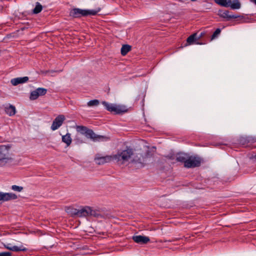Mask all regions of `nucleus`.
I'll list each match as a JSON object with an SVG mask.
<instances>
[{
    "label": "nucleus",
    "mask_w": 256,
    "mask_h": 256,
    "mask_svg": "<svg viewBox=\"0 0 256 256\" xmlns=\"http://www.w3.org/2000/svg\"><path fill=\"white\" fill-rule=\"evenodd\" d=\"M132 154V149L127 148L125 150L118 152L114 155L97 158L96 160L98 164H103L105 163L110 162L112 160H114L120 164H123L128 161Z\"/></svg>",
    "instance_id": "f257e3e1"
},
{
    "label": "nucleus",
    "mask_w": 256,
    "mask_h": 256,
    "mask_svg": "<svg viewBox=\"0 0 256 256\" xmlns=\"http://www.w3.org/2000/svg\"><path fill=\"white\" fill-rule=\"evenodd\" d=\"M76 130L78 132H80L88 138L92 139L93 141H106L108 138L105 136L96 134L92 130L88 129L85 126H77Z\"/></svg>",
    "instance_id": "f03ea898"
},
{
    "label": "nucleus",
    "mask_w": 256,
    "mask_h": 256,
    "mask_svg": "<svg viewBox=\"0 0 256 256\" xmlns=\"http://www.w3.org/2000/svg\"><path fill=\"white\" fill-rule=\"evenodd\" d=\"M100 10V8L96 10H86L78 8H74L70 11V16L74 18L85 16L88 15L95 16Z\"/></svg>",
    "instance_id": "7ed1b4c3"
},
{
    "label": "nucleus",
    "mask_w": 256,
    "mask_h": 256,
    "mask_svg": "<svg viewBox=\"0 0 256 256\" xmlns=\"http://www.w3.org/2000/svg\"><path fill=\"white\" fill-rule=\"evenodd\" d=\"M216 4L224 7H230L233 10L239 9L241 6L238 0H214Z\"/></svg>",
    "instance_id": "20e7f679"
},
{
    "label": "nucleus",
    "mask_w": 256,
    "mask_h": 256,
    "mask_svg": "<svg viewBox=\"0 0 256 256\" xmlns=\"http://www.w3.org/2000/svg\"><path fill=\"white\" fill-rule=\"evenodd\" d=\"M102 104L108 111L114 112L115 114H120L127 111L126 108L123 106L109 104L105 101L102 102Z\"/></svg>",
    "instance_id": "39448f33"
},
{
    "label": "nucleus",
    "mask_w": 256,
    "mask_h": 256,
    "mask_svg": "<svg viewBox=\"0 0 256 256\" xmlns=\"http://www.w3.org/2000/svg\"><path fill=\"white\" fill-rule=\"evenodd\" d=\"M202 162V158L198 156H188L185 167L186 168L198 167Z\"/></svg>",
    "instance_id": "423d86ee"
},
{
    "label": "nucleus",
    "mask_w": 256,
    "mask_h": 256,
    "mask_svg": "<svg viewBox=\"0 0 256 256\" xmlns=\"http://www.w3.org/2000/svg\"><path fill=\"white\" fill-rule=\"evenodd\" d=\"M12 158L10 156L7 151L4 152L0 148V166H4L6 164L12 162Z\"/></svg>",
    "instance_id": "0eeeda50"
},
{
    "label": "nucleus",
    "mask_w": 256,
    "mask_h": 256,
    "mask_svg": "<svg viewBox=\"0 0 256 256\" xmlns=\"http://www.w3.org/2000/svg\"><path fill=\"white\" fill-rule=\"evenodd\" d=\"M65 120V116L63 114H60L57 116L52 122L50 126L51 130L54 131L58 130L62 126Z\"/></svg>",
    "instance_id": "6e6552de"
},
{
    "label": "nucleus",
    "mask_w": 256,
    "mask_h": 256,
    "mask_svg": "<svg viewBox=\"0 0 256 256\" xmlns=\"http://www.w3.org/2000/svg\"><path fill=\"white\" fill-rule=\"evenodd\" d=\"M150 152L148 150L142 154H138L134 158L133 161L136 162L142 166H144L146 162V159L148 157Z\"/></svg>",
    "instance_id": "1a4fd4ad"
},
{
    "label": "nucleus",
    "mask_w": 256,
    "mask_h": 256,
    "mask_svg": "<svg viewBox=\"0 0 256 256\" xmlns=\"http://www.w3.org/2000/svg\"><path fill=\"white\" fill-rule=\"evenodd\" d=\"M132 239L135 242L139 244H146L150 241L148 236L140 235L134 236Z\"/></svg>",
    "instance_id": "9d476101"
},
{
    "label": "nucleus",
    "mask_w": 256,
    "mask_h": 256,
    "mask_svg": "<svg viewBox=\"0 0 256 256\" xmlns=\"http://www.w3.org/2000/svg\"><path fill=\"white\" fill-rule=\"evenodd\" d=\"M202 44L198 42V40L197 38V33H194L190 35V36H188L186 40V44L183 46L179 47L178 48H182V47L186 46L188 44Z\"/></svg>",
    "instance_id": "9b49d317"
},
{
    "label": "nucleus",
    "mask_w": 256,
    "mask_h": 256,
    "mask_svg": "<svg viewBox=\"0 0 256 256\" xmlns=\"http://www.w3.org/2000/svg\"><path fill=\"white\" fill-rule=\"evenodd\" d=\"M17 198V196L14 194L0 192V200L8 201L12 200H16Z\"/></svg>",
    "instance_id": "f8f14e48"
},
{
    "label": "nucleus",
    "mask_w": 256,
    "mask_h": 256,
    "mask_svg": "<svg viewBox=\"0 0 256 256\" xmlns=\"http://www.w3.org/2000/svg\"><path fill=\"white\" fill-rule=\"evenodd\" d=\"M4 246L8 250L16 252H26L28 250V249L24 247L23 246H12L10 244H4Z\"/></svg>",
    "instance_id": "ddd939ff"
},
{
    "label": "nucleus",
    "mask_w": 256,
    "mask_h": 256,
    "mask_svg": "<svg viewBox=\"0 0 256 256\" xmlns=\"http://www.w3.org/2000/svg\"><path fill=\"white\" fill-rule=\"evenodd\" d=\"M256 142V137L244 136L242 137L240 139V142L244 146H248L249 144H252Z\"/></svg>",
    "instance_id": "4468645a"
},
{
    "label": "nucleus",
    "mask_w": 256,
    "mask_h": 256,
    "mask_svg": "<svg viewBox=\"0 0 256 256\" xmlns=\"http://www.w3.org/2000/svg\"><path fill=\"white\" fill-rule=\"evenodd\" d=\"M90 210V206H81L78 208V217H88L89 216V210Z\"/></svg>",
    "instance_id": "2eb2a0df"
},
{
    "label": "nucleus",
    "mask_w": 256,
    "mask_h": 256,
    "mask_svg": "<svg viewBox=\"0 0 256 256\" xmlns=\"http://www.w3.org/2000/svg\"><path fill=\"white\" fill-rule=\"evenodd\" d=\"M28 80V76L20 77L12 79L10 82L13 86H17L18 84L26 82Z\"/></svg>",
    "instance_id": "dca6fc26"
},
{
    "label": "nucleus",
    "mask_w": 256,
    "mask_h": 256,
    "mask_svg": "<svg viewBox=\"0 0 256 256\" xmlns=\"http://www.w3.org/2000/svg\"><path fill=\"white\" fill-rule=\"evenodd\" d=\"M218 15L220 16L223 18H227L228 20H230V18H238V16H236L234 15H230L229 12L228 10H220L218 12Z\"/></svg>",
    "instance_id": "f3484780"
},
{
    "label": "nucleus",
    "mask_w": 256,
    "mask_h": 256,
    "mask_svg": "<svg viewBox=\"0 0 256 256\" xmlns=\"http://www.w3.org/2000/svg\"><path fill=\"white\" fill-rule=\"evenodd\" d=\"M5 112L10 116H12L16 114V110L14 106L9 105L5 107Z\"/></svg>",
    "instance_id": "a211bd4d"
},
{
    "label": "nucleus",
    "mask_w": 256,
    "mask_h": 256,
    "mask_svg": "<svg viewBox=\"0 0 256 256\" xmlns=\"http://www.w3.org/2000/svg\"><path fill=\"white\" fill-rule=\"evenodd\" d=\"M89 216H93L96 218H102V215L99 212V211L97 210L93 209L92 207H90L89 210Z\"/></svg>",
    "instance_id": "6ab92c4d"
},
{
    "label": "nucleus",
    "mask_w": 256,
    "mask_h": 256,
    "mask_svg": "<svg viewBox=\"0 0 256 256\" xmlns=\"http://www.w3.org/2000/svg\"><path fill=\"white\" fill-rule=\"evenodd\" d=\"M188 156L184 154H181L178 155L176 158L177 162H181L184 164V166H186V162L188 158Z\"/></svg>",
    "instance_id": "aec40b11"
},
{
    "label": "nucleus",
    "mask_w": 256,
    "mask_h": 256,
    "mask_svg": "<svg viewBox=\"0 0 256 256\" xmlns=\"http://www.w3.org/2000/svg\"><path fill=\"white\" fill-rule=\"evenodd\" d=\"M62 142L66 144L67 146H69L72 142V140L70 133H67L66 135L62 136Z\"/></svg>",
    "instance_id": "412c9836"
},
{
    "label": "nucleus",
    "mask_w": 256,
    "mask_h": 256,
    "mask_svg": "<svg viewBox=\"0 0 256 256\" xmlns=\"http://www.w3.org/2000/svg\"><path fill=\"white\" fill-rule=\"evenodd\" d=\"M66 212L73 216H78V208H76L72 207H68L66 208Z\"/></svg>",
    "instance_id": "4be33fe9"
},
{
    "label": "nucleus",
    "mask_w": 256,
    "mask_h": 256,
    "mask_svg": "<svg viewBox=\"0 0 256 256\" xmlns=\"http://www.w3.org/2000/svg\"><path fill=\"white\" fill-rule=\"evenodd\" d=\"M42 6L38 2H37L36 3V7L33 10V13L35 14H38L42 11Z\"/></svg>",
    "instance_id": "5701e85b"
},
{
    "label": "nucleus",
    "mask_w": 256,
    "mask_h": 256,
    "mask_svg": "<svg viewBox=\"0 0 256 256\" xmlns=\"http://www.w3.org/2000/svg\"><path fill=\"white\" fill-rule=\"evenodd\" d=\"M39 96V95L38 93V92L36 91V90L32 91L30 92V98L31 100H36Z\"/></svg>",
    "instance_id": "b1692460"
},
{
    "label": "nucleus",
    "mask_w": 256,
    "mask_h": 256,
    "mask_svg": "<svg viewBox=\"0 0 256 256\" xmlns=\"http://www.w3.org/2000/svg\"><path fill=\"white\" fill-rule=\"evenodd\" d=\"M39 96H44L47 92V90L44 88H38L36 89Z\"/></svg>",
    "instance_id": "393cba45"
},
{
    "label": "nucleus",
    "mask_w": 256,
    "mask_h": 256,
    "mask_svg": "<svg viewBox=\"0 0 256 256\" xmlns=\"http://www.w3.org/2000/svg\"><path fill=\"white\" fill-rule=\"evenodd\" d=\"M100 102L98 100H93L89 101L87 104L88 106H97L98 105Z\"/></svg>",
    "instance_id": "a878e982"
},
{
    "label": "nucleus",
    "mask_w": 256,
    "mask_h": 256,
    "mask_svg": "<svg viewBox=\"0 0 256 256\" xmlns=\"http://www.w3.org/2000/svg\"><path fill=\"white\" fill-rule=\"evenodd\" d=\"M221 32V30L220 28H217L214 32L213 33L211 36L210 40H212L216 38H218L219 34H220Z\"/></svg>",
    "instance_id": "bb28decb"
},
{
    "label": "nucleus",
    "mask_w": 256,
    "mask_h": 256,
    "mask_svg": "<svg viewBox=\"0 0 256 256\" xmlns=\"http://www.w3.org/2000/svg\"><path fill=\"white\" fill-rule=\"evenodd\" d=\"M23 187L20 186H18L16 185H13L12 186V189L16 192H20L22 190Z\"/></svg>",
    "instance_id": "cd10ccee"
},
{
    "label": "nucleus",
    "mask_w": 256,
    "mask_h": 256,
    "mask_svg": "<svg viewBox=\"0 0 256 256\" xmlns=\"http://www.w3.org/2000/svg\"><path fill=\"white\" fill-rule=\"evenodd\" d=\"M62 72V70H57V71H54V70H42V71L41 72H42V74H47L49 72H51V73H52V72Z\"/></svg>",
    "instance_id": "c85d7f7f"
},
{
    "label": "nucleus",
    "mask_w": 256,
    "mask_h": 256,
    "mask_svg": "<svg viewBox=\"0 0 256 256\" xmlns=\"http://www.w3.org/2000/svg\"><path fill=\"white\" fill-rule=\"evenodd\" d=\"M132 49H121V54L124 56H126Z\"/></svg>",
    "instance_id": "c756f323"
},
{
    "label": "nucleus",
    "mask_w": 256,
    "mask_h": 256,
    "mask_svg": "<svg viewBox=\"0 0 256 256\" xmlns=\"http://www.w3.org/2000/svg\"><path fill=\"white\" fill-rule=\"evenodd\" d=\"M12 253L8 252H0V256H11Z\"/></svg>",
    "instance_id": "7c9ffc66"
},
{
    "label": "nucleus",
    "mask_w": 256,
    "mask_h": 256,
    "mask_svg": "<svg viewBox=\"0 0 256 256\" xmlns=\"http://www.w3.org/2000/svg\"><path fill=\"white\" fill-rule=\"evenodd\" d=\"M164 156L169 160H173L174 159V154H168V155L165 156Z\"/></svg>",
    "instance_id": "2f4dec72"
},
{
    "label": "nucleus",
    "mask_w": 256,
    "mask_h": 256,
    "mask_svg": "<svg viewBox=\"0 0 256 256\" xmlns=\"http://www.w3.org/2000/svg\"><path fill=\"white\" fill-rule=\"evenodd\" d=\"M206 33L204 32H202L198 36H197V38L198 40L202 38V37L206 35Z\"/></svg>",
    "instance_id": "473e14b6"
},
{
    "label": "nucleus",
    "mask_w": 256,
    "mask_h": 256,
    "mask_svg": "<svg viewBox=\"0 0 256 256\" xmlns=\"http://www.w3.org/2000/svg\"><path fill=\"white\" fill-rule=\"evenodd\" d=\"M132 48L131 46L126 44H122V48Z\"/></svg>",
    "instance_id": "72a5a7b5"
},
{
    "label": "nucleus",
    "mask_w": 256,
    "mask_h": 256,
    "mask_svg": "<svg viewBox=\"0 0 256 256\" xmlns=\"http://www.w3.org/2000/svg\"><path fill=\"white\" fill-rule=\"evenodd\" d=\"M252 2H254L256 5V0H250Z\"/></svg>",
    "instance_id": "f704fd0d"
},
{
    "label": "nucleus",
    "mask_w": 256,
    "mask_h": 256,
    "mask_svg": "<svg viewBox=\"0 0 256 256\" xmlns=\"http://www.w3.org/2000/svg\"><path fill=\"white\" fill-rule=\"evenodd\" d=\"M192 2L196 1V0H191Z\"/></svg>",
    "instance_id": "c9c22d12"
}]
</instances>
